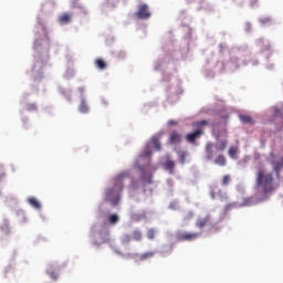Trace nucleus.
Here are the masks:
<instances>
[{"label": "nucleus", "mask_w": 283, "mask_h": 283, "mask_svg": "<svg viewBox=\"0 0 283 283\" xmlns=\"http://www.w3.org/2000/svg\"><path fill=\"white\" fill-rule=\"evenodd\" d=\"M129 171L119 172L114 179V186L106 190L105 200L116 207L120 200V193L123 192V182H125V180H129Z\"/></svg>", "instance_id": "nucleus-1"}, {"label": "nucleus", "mask_w": 283, "mask_h": 283, "mask_svg": "<svg viewBox=\"0 0 283 283\" xmlns=\"http://www.w3.org/2000/svg\"><path fill=\"white\" fill-rule=\"evenodd\" d=\"M273 180V172H268L264 168H260L258 170L256 187L259 188L261 196H269V193H273V191H275Z\"/></svg>", "instance_id": "nucleus-2"}, {"label": "nucleus", "mask_w": 283, "mask_h": 283, "mask_svg": "<svg viewBox=\"0 0 283 283\" xmlns=\"http://www.w3.org/2000/svg\"><path fill=\"white\" fill-rule=\"evenodd\" d=\"M229 142L227 139H219L217 144L208 142L206 145V158L207 160H213L214 154L224 151Z\"/></svg>", "instance_id": "nucleus-3"}, {"label": "nucleus", "mask_w": 283, "mask_h": 283, "mask_svg": "<svg viewBox=\"0 0 283 283\" xmlns=\"http://www.w3.org/2000/svg\"><path fill=\"white\" fill-rule=\"evenodd\" d=\"M208 125L209 120L207 119L192 123V127L196 130L186 135V140L188 143H196V140H198V138H200L205 134V127H208Z\"/></svg>", "instance_id": "nucleus-4"}, {"label": "nucleus", "mask_w": 283, "mask_h": 283, "mask_svg": "<svg viewBox=\"0 0 283 283\" xmlns=\"http://www.w3.org/2000/svg\"><path fill=\"white\" fill-rule=\"evenodd\" d=\"M135 17L136 19H140L142 21H147V19H151V10H149V4H138L137 11L135 12Z\"/></svg>", "instance_id": "nucleus-5"}, {"label": "nucleus", "mask_w": 283, "mask_h": 283, "mask_svg": "<svg viewBox=\"0 0 283 283\" xmlns=\"http://www.w3.org/2000/svg\"><path fill=\"white\" fill-rule=\"evenodd\" d=\"M202 235L201 232H179L177 233V239L180 242H193V240H198Z\"/></svg>", "instance_id": "nucleus-6"}, {"label": "nucleus", "mask_w": 283, "mask_h": 283, "mask_svg": "<svg viewBox=\"0 0 283 283\" xmlns=\"http://www.w3.org/2000/svg\"><path fill=\"white\" fill-rule=\"evenodd\" d=\"M182 140V135L178 132H172L169 137V142L171 145H178V143H181Z\"/></svg>", "instance_id": "nucleus-7"}, {"label": "nucleus", "mask_w": 283, "mask_h": 283, "mask_svg": "<svg viewBox=\"0 0 283 283\" xmlns=\"http://www.w3.org/2000/svg\"><path fill=\"white\" fill-rule=\"evenodd\" d=\"M210 220L211 219L209 217H205L202 219H198L197 222H196V227L198 229H205V227H207V224H209Z\"/></svg>", "instance_id": "nucleus-8"}, {"label": "nucleus", "mask_w": 283, "mask_h": 283, "mask_svg": "<svg viewBox=\"0 0 283 283\" xmlns=\"http://www.w3.org/2000/svg\"><path fill=\"white\" fill-rule=\"evenodd\" d=\"M214 165H218L219 167H226L227 166V157H224V155H219L214 159Z\"/></svg>", "instance_id": "nucleus-9"}, {"label": "nucleus", "mask_w": 283, "mask_h": 283, "mask_svg": "<svg viewBox=\"0 0 283 283\" xmlns=\"http://www.w3.org/2000/svg\"><path fill=\"white\" fill-rule=\"evenodd\" d=\"M239 118L244 125H253V118L249 115H240Z\"/></svg>", "instance_id": "nucleus-10"}, {"label": "nucleus", "mask_w": 283, "mask_h": 283, "mask_svg": "<svg viewBox=\"0 0 283 283\" xmlns=\"http://www.w3.org/2000/svg\"><path fill=\"white\" fill-rule=\"evenodd\" d=\"M156 255V252H145L138 256L140 262H145V260H150V258H154Z\"/></svg>", "instance_id": "nucleus-11"}, {"label": "nucleus", "mask_w": 283, "mask_h": 283, "mask_svg": "<svg viewBox=\"0 0 283 283\" xmlns=\"http://www.w3.org/2000/svg\"><path fill=\"white\" fill-rule=\"evenodd\" d=\"M95 65L98 70H107V63H105V60L103 59H96Z\"/></svg>", "instance_id": "nucleus-12"}, {"label": "nucleus", "mask_w": 283, "mask_h": 283, "mask_svg": "<svg viewBox=\"0 0 283 283\" xmlns=\"http://www.w3.org/2000/svg\"><path fill=\"white\" fill-rule=\"evenodd\" d=\"M60 23H70L72 21V15H70V13H63L60 18H59Z\"/></svg>", "instance_id": "nucleus-13"}, {"label": "nucleus", "mask_w": 283, "mask_h": 283, "mask_svg": "<svg viewBox=\"0 0 283 283\" xmlns=\"http://www.w3.org/2000/svg\"><path fill=\"white\" fill-rule=\"evenodd\" d=\"M259 23H261V25H263V28H266L269 25H273V20H271V18H261L259 20Z\"/></svg>", "instance_id": "nucleus-14"}, {"label": "nucleus", "mask_w": 283, "mask_h": 283, "mask_svg": "<svg viewBox=\"0 0 283 283\" xmlns=\"http://www.w3.org/2000/svg\"><path fill=\"white\" fill-rule=\"evenodd\" d=\"M29 205H31V207L34 209H41V202H39V200L34 197L29 199Z\"/></svg>", "instance_id": "nucleus-15"}, {"label": "nucleus", "mask_w": 283, "mask_h": 283, "mask_svg": "<svg viewBox=\"0 0 283 283\" xmlns=\"http://www.w3.org/2000/svg\"><path fill=\"white\" fill-rule=\"evenodd\" d=\"M228 154H229L230 158L235 159L238 156V147L230 146Z\"/></svg>", "instance_id": "nucleus-16"}, {"label": "nucleus", "mask_w": 283, "mask_h": 283, "mask_svg": "<svg viewBox=\"0 0 283 283\" xmlns=\"http://www.w3.org/2000/svg\"><path fill=\"white\" fill-rule=\"evenodd\" d=\"M80 112L82 114H87L90 112V107L87 106V103L85 101H82L80 104Z\"/></svg>", "instance_id": "nucleus-17"}, {"label": "nucleus", "mask_w": 283, "mask_h": 283, "mask_svg": "<svg viewBox=\"0 0 283 283\" xmlns=\"http://www.w3.org/2000/svg\"><path fill=\"white\" fill-rule=\"evenodd\" d=\"M165 165H166V169H168V171H170V174H174L176 164L171 160H167Z\"/></svg>", "instance_id": "nucleus-18"}, {"label": "nucleus", "mask_w": 283, "mask_h": 283, "mask_svg": "<svg viewBox=\"0 0 283 283\" xmlns=\"http://www.w3.org/2000/svg\"><path fill=\"white\" fill-rule=\"evenodd\" d=\"M229 182H231V176H230V175L223 176V178H222V180H221L222 187L229 186Z\"/></svg>", "instance_id": "nucleus-19"}, {"label": "nucleus", "mask_w": 283, "mask_h": 283, "mask_svg": "<svg viewBox=\"0 0 283 283\" xmlns=\"http://www.w3.org/2000/svg\"><path fill=\"white\" fill-rule=\"evenodd\" d=\"M150 145L151 147H155L156 151H160V142L157 138H154Z\"/></svg>", "instance_id": "nucleus-20"}, {"label": "nucleus", "mask_w": 283, "mask_h": 283, "mask_svg": "<svg viewBox=\"0 0 283 283\" xmlns=\"http://www.w3.org/2000/svg\"><path fill=\"white\" fill-rule=\"evenodd\" d=\"M133 240H136L137 242H140V240H143V234L140 233V231L133 232Z\"/></svg>", "instance_id": "nucleus-21"}, {"label": "nucleus", "mask_w": 283, "mask_h": 283, "mask_svg": "<svg viewBox=\"0 0 283 283\" xmlns=\"http://www.w3.org/2000/svg\"><path fill=\"white\" fill-rule=\"evenodd\" d=\"M118 216L117 214H111L108 218V221L111 224H116L118 222Z\"/></svg>", "instance_id": "nucleus-22"}, {"label": "nucleus", "mask_w": 283, "mask_h": 283, "mask_svg": "<svg viewBox=\"0 0 283 283\" xmlns=\"http://www.w3.org/2000/svg\"><path fill=\"white\" fill-rule=\"evenodd\" d=\"M25 109L27 112H36V104H27Z\"/></svg>", "instance_id": "nucleus-23"}, {"label": "nucleus", "mask_w": 283, "mask_h": 283, "mask_svg": "<svg viewBox=\"0 0 283 283\" xmlns=\"http://www.w3.org/2000/svg\"><path fill=\"white\" fill-rule=\"evenodd\" d=\"M186 159H187V153L180 151L179 153V160H180L181 165H185Z\"/></svg>", "instance_id": "nucleus-24"}, {"label": "nucleus", "mask_w": 283, "mask_h": 283, "mask_svg": "<svg viewBox=\"0 0 283 283\" xmlns=\"http://www.w3.org/2000/svg\"><path fill=\"white\" fill-rule=\"evenodd\" d=\"M147 238L149 240H154V238H156V230H154V229L148 230Z\"/></svg>", "instance_id": "nucleus-25"}, {"label": "nucleus", "mask_w": 283, "mask_h": 283, "mask_svg": "<svg viewBox=\"0 0 283 283\" xmlns=\"http://www.w3.org/2000/svg\"><path fill=\"white\" fill-rule=\"evenodd\" d=\"M282 111L280 108H274V118L282 119Z\"/></svg>", "instance_id": "nucleus-26"}, {"label": "nucleus", "mask_w": 283, "mask_h": 283, "mask_svg": "<svg viewBox=\"0 0 283 283\" xmlns=\"http://www.w3.org/2000/svg\"><path fill=\"white\" fill-rule=\"evenodd\" d=\"M140 180H143L145 185H151V177L145 179V176L142 175Z\"/></svg>", "instance_id": "nucleus-27"}, {"label": "nucleus", "mask_w": 283, "mask_h": 283, "mask_svg": "<svg viewBox=\"0 0 283 283\" xmlns=\"http://www.w3.org/2000/svg\"><path fill=\"white\" fill-rule=\"evenodd\" d=\"M144 158H149V156H151V150H146L143 153Z\"/></svg>", "instance_id": "nucleus-28"}, {"label": "nucleus", "mask_w": 283, "mask_h": 283, "mask_svg": "<svg viewBox=\"0 0 283 283\" xmlns=\"http://www.w3.org/2000/svg\"><path fill=\"white\" fill-rule=\"evenodd\" d=\"M168 125L171 127L174 125H178V122L170 119V120H168Z\"/></svg>", "instance_id": "nucleus-29"}, {"label": "nucleus", "mask_w": 283, "mask_h": 283, "mask_svg": "<svg viewBox=\"0 0 283 283\" xmlns=\"http://www.w3.org/2000/svg\"><path fill=\"white\" fill-rule=\"evenodd\" d=\"M193 218V212H189L186 217L185 220H191Z\"/></svg>", "instance_id": "nucleus-30"}, {"label": "nucleus", "mask_w": 283, "mask_h": 283, "mask_svg": "<svg viewBox=\"0 0 283 283\" xmlns=\"http://www.w3.org/2000/svg\"><path fill=\"white\" fill-rule=\"evenodd\" d=\"M50 276L52 277V280H57L59 274H56V273H54V272H51V273H50Z\"/></svg>", "instance_id": "nucleus-31"}, {"label": "nucleus", "mask_w": 283, "mask_h": 283, "mask_svg": "<svg viewBox=\"0 0 283 283\" xmlns=\"http://www.w3.org/2000/svg\"><path fill=\"white\" fill-rule=\"evenodd\" d=\"M130 187H136V186L134 185V180L130 181Z\"/></svg>", "instance_id": "nucleus-32"}, {"label": "nucleus", "mask_w": 283, "mask_h": 283, "mask_svg": "<svg viewBox=\"0 0 283 283\" xmlns=\"http://www.w3.org/2000/svg\"><path fill=\"white\" fill-rule=\"evenodd\" d=\"M230 207H232L231 205L227 206L226 209H229Z\"/></svg>", "instance_id": "nucleus-33"}]
</instances>
